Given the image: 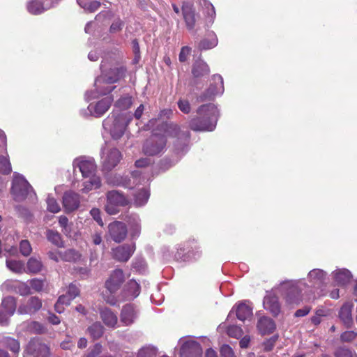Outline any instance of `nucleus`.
Returning a JSON list of instances; mask_svg holds the SVG:
<instances>
[{
    "label": "nucleus",
    "instance_id": "11",
    "mask_svg": "<svg viewBox=\"0 0 357 357\" xmlns=\"http://www.w3.org/2000/svg\"><path fill=\"white\" fill-rule=\"evenodd\" d=\"M25 352L33 357H50V349L39 338H32L27 344Z\"/></svg>",
    "mask_w": 357,
    "mask_h": 357
},
{
    "label": "nucleus",
    "instance_id": "9",
    "mask_svg": "<svg viewBox=\"0 0 357 357\" xmlns=\"http://www.w3.org/2000/svg\"><path fill=\"white\" fill-rule=\"evenodd\" d=\"M128 204V200L117 191H110L107 195V203L105 211L110 215L116 214L119 212V206Z\"/></svg>",
    "mask_w": 357,
    "mask_h": 357
},
{
    "label": "nucleus",
    "instance_id": "1",
    "mask_svg": "<svg viewBox=\"0 0 357 357\" xmlns=\"http://www.w3.org/2000/svg\"><path fill=\"white\" fill-rule=\"evenodd\" d=\"M159 132H155L143 146L145 154L154 155L162 153L166 145L167 137H178L185 140L189 138V132L181 134L178 126L174 123H162L159 125Z\"/></svg>",
    "mask_w": 357,
    "mask_h": 357
},
{
    "label": "nucleus",
    "instance_id": "17",
    "mask_svg": "<svg viewBox=\"0 0 357 357\" xmlns=\"http://www.w3.org/2000/svg\"><path fill=\"white\" fill-rule=\"evenodd\" d=\"M109 231L111 238L117 243L122 241L127 235V228L125 224L121 222L109 224Z\"/></svg>",
    "mask_w": 357,
    "mask_h": 357
},
{
    "label": "nucleus",
    "instance_id": "26",
    "mask_svg": "<svg viewBox=\"0 0 357 357\" xmlns=\"http://www.w3.org/2000/svg\"><path fill=\"white\" fill-rule=\"evenodd\" d=\"M47 0H32L27 3L28 11L33 15H38L42 13L45 10L51 8V5L48 3Z\"/></svg>",
    "mask_w": 357,
    "mask_h": 357
},
{
    "label": "nucleus",
    "instance_id": "32",
    "mask_svg": "<svg viewBox=\"0 0 357 357\" xmlns=\"http://www.w3.org/2000/svg\"><path fill=\"white\" fill-rule=\"evenodd\" d=\"M43 265L40 259L36 257H31L26 264V273H38L41 271Z\"/></svg>",
    "mask_w": 357,
    "mask_h": 357
},
{
    "label": "nucleus",
    "instance_id": "52",
    "mask_svg": "<svg viewBox=\"0 0 357 357\" xmlns=\"http://www.w3.org/2000/svg\"><path fill=\"white\" fill-rule=\"evenodd\" d=\"M357 337V333L354 331H347L342 333L340 339L342 342H350Z\"/></svg>",
    "mask_w": 357,
    "mask_h": 357
},
{
    "label": "nucleus",
    "instance_id": "53",
    "mask_svg": "<svg viewBox=\"0 0 357 357\" xmlns=\"http://www.w3.org/2000/svg\"><path fill=\"white\" fill-rule=\"evenodd\" d=\"M178 107L179 109L185 114H188L190 112V105L187 100H179Z\"/></svg>",
    "mask_w": 357,
    "mask_h": 357
},
{
    "label": "nucleus",
    "instance_id": "12",
    "mask_svg": "<svg viewBox=\"0 0 357 357\" xmlns=\"http://www.w3.org/2000/svg\"><path fill=\"white\" fill-rule=\"evenodd\" d=\"M45 332L44 326L36 321L28 320L22 322L17 327L18 335L26 334H41Z\"/></svg>",
    "mask_w": 357,
    "mask_h": 357
},
{
    "label": "nucleus",
    "instance_id": "48",
    "mask_svg": "<svg viewBox=\"0 0 357 357\" xmlns=\"http://www.w3.org/2000/svg\"><path fill=\"white\" fill-rule=\"evenodd\" d=\"M227 333L231 337L239 338L243 335V330L237 326H229L227 328Z\"/></svg>",
    "mask_w": 357,
    "mask_h": 357
},
{
    "label": "nucleus",
    "instance_id": "58",
    "mask_svg": "<svg viewBox=\"0 0 357 357\" xmlns=\"http://www.w3.org/2000/svg\"><path fill=\"white\" fill-rule=\"evenodd\" d=\"M222 357H235L232 349L227 344L223 345L220 349Z\"/></svg>",
    "mask_w": 357,
    "mask_h": 357
},
{
    "label": "nucleus",
    "instance_id": "49",
    "mask_svg": "<svg viewBox=\"0 0 357 357\" xmlns=\"http://www.w3.org/2000/svg\"><path fill=\"white\" fill-rule=\"evenodd\" d=\"M59 224L62 227V231L66 236L70 235L71 231L70 225L68 224V219L64 216L61 215L59 218Z\"/></svg>",
    "mask_w": 357,
    "mask_h": 357
},
{
    "label": "nucleus",
    "instance_id": "27",
    "mask_svg": "<svg viewBox=\"0 0 357 357\" xmlns=\"http://www.w3.org/2000/svg\"><path fill=\"white\" fill-rule=\"evenodd\" d=\"M257 328L262 335L269 334L275 330V324L271 318L262 317L258 321Z\"/></svg>",
    "mask_w": 357,
    "mask_h": 357
},
{
    "label": "nucleus",
    "instance_id": "43",
    "mask_svg": "<svg viewBox=\"0 0 357 357\" xmlns=\"http://www.w3.org/2000/svg\"><path fill=\"white\" fill-rule=\"evenodd\" d=\"M132 231V235L138 236L140 231V220L137 215H133L130 218L128 222Z\"/></svg>",
    "mask_w": 357,
    "mask_h": 357
},
{
    "label": "nucleus",
    "instance_id": "42",
    "mask_svg": "<svg viewBox=\"0 0 357 357\" xmlns=\"http://www.w3.org/2000/svg\"><path fill=\"white\" fill-rule=\"evenodd\" d=\"M11 165L8 155L0 156V173L8 174L11 172Z\"/></svg>",
    "mask_w": 357,
    "mask_h": 357
},
{
    "label": "nucleus",
    "instance_id": "23",
    "mask_svg": "<svg viewBox=\"0 0 357 357\" xmlns=\"http://www.w3.org/2000/svg\"><path fill=\"white\" fill-rule=\"evenodd\" d=\"M137 312L130 304L123 307L121 312V321L126 326L131 325L137 318Z\"/></svg>",
    "mask_w": 357,
    "mask_h": 357
},
{
    "label": "nucleus",
    "instance_id": "55",
    "mask_svg": "<svg viewBox=\"0 0 357 357\" xmlns=\"http://www.w3.org/2000/svg\"><path fill=\"white\" fill-rule=\"evenodd\" d=\"M31 287L36 291H40L44 287V282L38 279H33L30 280Z\"/></svg>",
    "mask_w": 357,
    "mask_h": 357
},
{
    "label": "nucleus",
    "instance_id": "6",
    "mask_svg": "<svg viewBox=\"0 0 357 357\" xmlns=\"http://www.w3.org/2000/svg\"><path fill=\"white\" fill-rule=\"evenodd\" d=\"M130 120L127 121L126 116L123 114L116 115L112 113L102 122L103 128L109 131L112 137L114 139H120L124 134L127 123Z\"/></svg>",
    "mask_w": 357,
    "mask_h": 357
},
{
    "label": "nucleus",
    "instance_id": "24",
    "mask_svg": "<svg viewBox=\"0 0 357 357\" xmlns=\"http://www.w3.org/2000/svg\"><path fill=\"white\" fill-rule=\"evenodd\" d=\"M264 308L269 310L274 315H278L280 310L278 298L273 292L267 294L264 299Z\"/></svg>",
    "mask_w": 357,
    "mask_h": 357
},
{
    "label": "nucleus",
    "instance_id": "45",
    "mask_svg": "<svg viewBox=\"0 0 357 357\" xmlns=\"http://www.w3.org/2000/svg\"><path fill=\"white\" fill-rule=\"evenodd\" d=\"M155 356L156 349L153 347H144L137 354V357H155Z\"/></svg>",
    "mask_w": 357,
    "mask_h": 357
},
{
    "label": "nucleus",
    "instance_id": "16",
    "mask_svg": "<svg viewBox=\"0 0 357 357\" xmlns=\"http://www.w3.org/2000/svg\"><path fill=\"white\" fill-rule=\"evenodd\" d=\"M41 307V300L36 296H32L19 306L17 312L20 314H33Z\"/></svg>",
    "mask_w": 357,
    "mask_h": 357
},
{
    "label": "nucleus",
    "instance_id": "44",
    "mask_svg": "<svg viewBox=\"0 0 357 357\" xmlns=\"http://www.w3.org/2000/svg\"><path fill=\"white\" fill-rule=\"evenodd\" d=\"M132 105V98L130 96H125L121 97L115 103V107L121 109H126Z\"/></svg>",
    "mask_w": 357,
    "mask_h": 357
},
{
    "label": "nucleus",
    "instance_id": "10",
    "mask_svg": "<svg viewBox=\"0 0 357 357\" xmlns=\"http://www.w3.org/2000/svg\"><path fill=\"white\" fill-rule=\"evenodd\" d=\"M179 343L181 357H202V349L199 344L191 338H182Z\"/></svg>",
    "mask_w": 357,
    "mask_h": 357
},
{
    "label": "nucleus",
    "instance_id": "34",
    "mask_svg": "<svg viewBox=\"0 0 357 357\" xmlns=\"http://www.w3.org/2000/svg\"><path fill=\"white\" fill-rule=\"evenodd\" d=\"M1 306L8 315L13 316L16 309V301L15 298L12 296L6 297L2 301Z\"/></svg>",
    "mask_w": 357,
    "mask_h": 357
},
{
    "label": "nucleus",
    "instance_id": "28",
    "mask_svg": "<svg viewBox=\"0 0 357 357\" xmlns=\"http://www.w3.org/2000/svg\"><path fill=\"white\" fill-rule=\"evenodd\" d=\"M335 282L339 285H345L351 278V274L347 269H337L333 272Z\"/></svg>",
    "mask_w": 357,
    "mask_h": 357
},
{
    "label": "nucleus",
    "instance_id": "8",
    "mask_svg": "<svg viewBox=\"0 0 357 357\" xmlns=\"http://www.w3.org/2000/svg\"><path fill=\"white\" fill-rule=\"evenodd\" d=\"M31 190V186L22 175L14 174L11 191L15 199L21 201L25 199Z\"/></svg>",
    "mask_w": 357,
    "mask_h": 357
},
{
    "label": "nucleus",
    "instance_id": "38",
    "mask_svg": "<svg viewBox=\"0 0 357 357\" xmlns=\"http://www.w3.org/2000/svg\"><path fill=\"white\" fill-rule=\"evenodd\" d=\"M81 255L74 249H68L61 254V260L74 262L79 260Z\"/></svg>",
    "mask_w": 357,
    "mask_h": 357
},
{
    "label": "nucleus",
    "instance_id": "20",
    "mask_svg": "<svg viewBox=\"0 0 357 357\" xmlns=\"http://www.w3.org/2000/svg\"><path fill=\"white\" fill-rule=\"evenodd\" d=\"M135 249L134 244H125L113 250L114 257L120 261H128Z\"/></svg>",
    "mask_w": 357,
    "mask_h": 357
},
{
    "label": "nucleus",
    "instance_id": "7",
    "mask_svg": "<svg viewBox=\"0 0 357 357\" xmlns=\"http://www.w3.org/2000/svg\"><path fill=\"white\" fill-rule=\"evenodd\" d=\"M122 159L121 153L114 147L106 144L101 151V164L105 171H110L114 168Z\"/></svg>",
    "mask_w": 357,
    "mask_h": 357
},
{
    "label": "nucleus",
    "instance_id": "21",
    "mask_svg": "<svg viewBox=\"0 0 357 357\" xmlns=\"http://www.w3.org/2000/svg\"><path fill=\"white\" fill-rule=\"evenodd\" d=\"M100 317L103 324L108 328H115L118 324V317L108 307H103L100 310Z\"/></svg>",
    "mask_w": 357,
    "mask_h": 357
},
{
    "label": "nucleus",
    "instance_id": "35",
    "mask_svg": "<svg viewBox=\"0 0 357 357\" xmlns=\"http://www.w3.org/2000/svg\"><path fill=\"white\" fill-rule=\"evenodd\" d=\"M6 266L10 271L17 274H22L26 271L24 263L20 260L7 259Z\"/></svg>",
    "mask_w": 357,
    "mask_h": 357
},
{
    "label": "nucleus",
    "instance_id": "25",
    "mask_svg": "<svg viewBox=\"0 0 357 357\" xmlns=\"http://www.w3.org/2000/svg\"><path fill=\"white\" fill-rule=\"evenodd\" d=\"M182 11L187 28L192 30L195 25V14L193 6L187 2L183 3Z\"/></svg>",
    "mask_w": 357,
    "mask_h": 357
},
{
    "label": "nucleus",
    "instance_id": "63",
    "mask_svg": "<svg viewBox=\"0 0 357 357\" xmlns=\"http://www.w3.org/2000/svg\"><path fill=\"white\" fill-rule=\"evenodd\" d=\"M141 172L139 171L133 172L131 174V178L133 180V183H136V185L141 183L142 181H144V176L141 177Z\"/></svg>",
    "mask_w": 357,
    "mask_h": 357
},
{
    "label": "nucleus",
    "instance_id": "22",
    "mask_svg": "<svg viewBox=\"0 0 357 357\" xmlns=\"http://www.w3.org/2000/svg\"><path fill=\"white\" fill-rule=\"evenodd\" d=\"M326 273L321 269H313L309 272L307 278L310 283V286L315 288L319 289L326 280Z\"/></svg>",
    "mask_w": 357,
    "mask_h": 357
},
{
    "label": "nucleus",
    "instance_id": "14",
    "mask_svg": "<svg viewBox=\"0 0 357 357\" xmlns=\"http://www.w3.org/2000/svg\"><path fill=\"white\" fill-rule=\"evenodd\" d=\"M113 102V98L110 96L105 97L96 103H91L88 106V109L91 115L95 117H100L110 107Z\"/></svg>",
    "mask_w": 357,
    "mask_h": 357
},
{
    "label": "nucleus",
    "instance_id": "50",
    "mask_svg": "<svg viewBox=\"0 0 357 357\" xmlns=\"http://www.w3.org/2000/svg\"><path fill=\"white\" fill-rule=\"evenodd\" d=\"M18 280H8L4 282L1 286V289L4 291H14L15 292L16 286Z\"/></svg>",
    "mask_w": 357,
    "mask_h": 357
},
{
    "label": "nucleus",
    "instance_id": "54",
    "mask_svg": "<svg viewBox=\"0 0 357 357\" xmlns=\"http://www.w3.org/2000/svg\"><path fill=\"white\" fill-rule=\"evenodd\" d=\"M336 357H357L351 351L346 348H340L335 353Z\"/></svg>",
    "mask_w": 357,
    "mask_h": 357
},
{
    "label": "nucleus",
    "instance_id": "15",
    "mask_svg": "<svg viewBox=\"0 0 357 357\" xmlns=\"http://www.w3.org/2000/svg\"><path fill=\"white\" fill-rule=\"evenodd\" d=\"M125 277L122 270L116 269L105 282L106 289L111 293H115L124 282Z\"/></svg>",
    "mask_w": 357,
    "mask_h": 357
},
{
    "label": "nucleus",
    "instance_id": "40",
    "mask_svg": "<svg viewBox=\"0 0 357 357\" xmlns=\"http://www.w3.org/2000/svg\"><path fill=\"white\" fill-rule=\"evenodd\" d=\"M149 198V192L147 190L143 189L135 195V204L137 206L144 205Z\"/></svg>",
    "mask_w": 357,
    "mask_h": 357
},
{
    "label": "nucleus",
    "instance_id": "51",
    "mask_svg": "<svg viewBox=\"0 0 357 357\" xmlns=\"http://www.w3.org/2000/svg\"><path fill=\"white\" fill-rule=\"evenodd\" d=\"M15 293L22 296L27 295L30 294V287L26 283L17 281Z\"/></svg>",
    "mask_w": 357,
    "mask_h": 357
},
{
    "label": "nucleus",
    "instance_id": "33",
    "mask_svg": "<svg viewBox=\"0 0 357 357\" xmlns=\"http://www.w3.org/2000/svg\"><path fill=\"white\" fill-rule=\"evenodd\" d=\"M209 73V67L203 61H196L192 68V74L195 77H199L207 75Z\"/></svg>",
    "mask_w": 357,
    "mask_h": 357
},
{
    "label": "nucleus",
    "instance_id": "60",
    "mask_svg": "<svg viewBox=\"0 0 357 357\" xmlns=\"http://www.w3.org/2000/svg\"><path fill=\"white\" fill-rule=\"evenodd\" d=\"M190 52L191 49L189 47H183L179 54V61L181 62L185 61L187 60L188 56L190 55Z\"/></svg>",
    "mask_w": 357,
    "mask_h": 357
},
{
    "label": "nucleus",
    "instance_id": "29",
    "mask_svg": "<svg viewBox=\"0 0 357 357\" xmlns=\"http://www.w3.org/2000/svg\"><path fill=\"white\" fill-rule=\"evenodd\" d=\"M352 307V304L347 302L342 305L340 310V318L347 326H351L353 322L351 317Z\"/></svg>",
    "mask_w": 357,
    "mask_h": 357
},
{
    "label": "nucleus",
    "instance_id": "41",
    "mask_svg": "<svg viewBox=\"0 0 357 357\" xmlns=\"http://www.w3.org/2000/svg\"><path fill=\"white\" fill-rule=\"evenodd\" d=\"M210 39H204L199 43V47L201 50H209L215 47L218 44V39L214 34L210 36Z\"/></svg>",
    "mask_w": 357,
    "mask_h": 357
},
{
    "label": "nucleus",
    "instance_id": "56",
    "mask_svg": "<svg viewBox=\"0 0 357 357\" xmlns=\"http://www.w3.org/2000/svg\"><path fill=\"white\" fill-rule=\"evenodd\" d=\"M102 352V345L96 344L86 354L88 357H97Z\"/></svg>",
    "mask_w": 357,
    "mask_h": 357
},
{
    "label": "nucleus",
    "instance_id": "61",
    "mask_svg": "<svg viewBox=\"0 0 357 357\" xmlns=\"http://www.w3.org/2000/svg\"><path fill=\"white\" fill-rule=\"evenodd\" d=\"M277 340L278 336L275 335L271 337L270 339L267 340L266 342H264V350L266 351H271L273 348Z\"/></svg>",
    "mask_w": 357,
    "mask_h": 357
},
{
    "label": "nucleus",
    "instance_id": "59",
    "mask_svg": "<svg viewBox=\"0 0 357 357\" xmlns=\"http://www.w3.org/2000/svg\"><path fill=\"white\" fill-rule=\"evenodd\" d=\"M67 294L72 298L74 299L79 294V288L73 284H71L68 287Z\"/></svg>",
    "mask_w": 357,
    "mask_h": 357
},
{
    "label": "nucleus",
    "instance_id": "2",
    "mask_svg": "<svg viewBox=\"0 0 357 357\" xmlns=\"http://www.w3.org/2000/svg\"><path fill=\"white\" fill-rule=\"evenodd\" d=\"M74 170L77 169L82 173L83 179L81 184H78L77 188H80V191L86 193L91 190L98 189L101 185V181L96 175L97 167L93 158L79 157L73 162Z\"/></svg>",
    "mask_w": 357,
    "mask_h": 357
},
{
    "label": "nucleus",
    "instance_id": "64",
    "mask_svg": "<svg viewBox=\"0 0 357 357\" xmlns=\"http://www.w3.org/2000/svg\"><path fill=\"white\" fill-rule=\"evenodd\" d=\"M151 162V160L148 158H141L135 162V166L137 167H145L150 165Z\"/></svg>",
    "mask_w": 357,
    "mask_h": 357
},
{
    "label": "nucleus",
    "instance_id": "4",
    "mask_svg": "<svg viewBox=\"0 0 357 357\" xmlns=\"http://www.w3.org/2000/svg\"><path fill=\"white\" fill-rule=\"evenodd\" d=\"M126 72L123 67L114 68L105 75L98 77L95 82V86L98 91L100 95H105L112 91L115 86H111L112 84L120 80Z\"/></svg>",
    "mask_w": 357,
    "mask_h": 357
},
{
    "label": "nucleus",
    "instance_id": "37",
    "mask_svg": "<svg viewBox=\"0 0 357 357\" xmlns=\"http://www.w3.org/2000/svg\"><path fill=\"white\" fill-rule=\"evenodd\" d=\"M78 4L86 11L93 13L100 6V3L97 1L92 0H77Z\"/></svg>",
    "mask_w": 357,
    "mask_h": 357
},
{
    "label": "nucleus",
    "instance_id": "62",
    "mask_svg": "<svg viewBox=\"0 0 357 357\" xmlns=\"http://www.w3.org/2000/svg\"><path fill=\"white\" fill-rule=\"evenodd\" d=\"M123 25V22L120 20H118L112 24L110 26V31L112 33H116L122 29Z\"/></svg>",
    "mask_w": 357,
    "mask_h": 357
},
{
    "label": "nucleus",
    "instance_id": "3",
    "mask_svg": "<svg viewBox=\"0 0 357 357\" xmlns=\"http://www.w3.org/2000/svg\"><path fill=\"white\" fill-rule=\"evenodd\" d=\"M197 118L192 119L190 123L192 130L212 131L215 129L219 112L213 104L202 105L197 109Z\"/></svg>",
    "mask_w": 357,
    "mask_h": 357
},
{
    "label": "nucleus",
    "instance_id": "39",
    "mask_svg": "<svg viewBox=\"0 0 357 357\" xmlns=\"http://www.w3.org/2000/svg\"><path fill=\"white\" fill-rule=\"evenodd\" d=\"M46 236L48 241L56 246L59 248L63 247V242L61 239L60 234L58 231L49 229L47 231Z\"/></svg>",
    "mask_w": 357,
    "mask_h": 357
},
{
    "label": "nucleus",
    "instance_id": "46",
    "mask_svg": "<svg viewBox=\"0 0 357 357\" xmlns=\"http://www.w3.org/2000/svg\"><path fill=\"white\" fill-rule=\"evenodd\" d=\"M47 210L52 213H56L60 211V206L56 200L50 196L47 198Z\"/></svg>",
    "mask_w": 357,
    "mask_h": 357
},
{
    "label": "nucleus",
    "instance_id": "18",
    "mask_svg": "<svg viewBox=\"0 0 357 357\" xmlns=\"http://www.w3.org/2000/svg\"><path fill=\"white\" fill-rule=\"evenodd\" d=\"M224 92L223 79L220 75H215L212 77V82L207 91V96L205 98H202V100L205 99H211L215 96L222 95Z\"/></svg>",
    "mask_w": 357,
    "mask_h": 357
},
{
    "label": "nucleus",
    "instance_id": "47",
    "mask_svg": "<svg viewBox=\"0 0 357 357\" xmlns=\"http://www.w3.org/2000/svg\"><path fill=\"white\" fill-rule=\"evenodd\" d=\"M20 253L25 257H27L31 254L32 251V248L29 241L22 240L20 241Z\"/></svg>",
    "mask_w": 357,
    "mask_h": 357
},
{
    "label": "nucleus",
    "instance_id": "31",
    "mask_svg": "<svg viewBox=\"0 0 357 357\" xmlns=\"http://www.w3.org/2000/svg\"><path fill=\"white\" fill-rule=\"evenodd\" d=\"M236 314L239 320L245 321L252 315V309L245 303H241L236 306Z\"/></svg>",
    "mask_w": 357,
    "mask_h": 357
},
{
    "label": "nucleus",
    "instance_id": "19",
    "mask_svg": "<svg viewBox=\"0 0 357 357\" xmlns=\"http://www.w3.org/2000/svg\"><path fill=\"white\" fill-rule=\"evenodd\" d=\"M79 202V195L73 191H68L63 195V205L66 212H71L77 209Z\"/></svg>",
    "mask_w": 357,
    "mask_h": 357
},
{
    "label": "nucleus",
    "instance_id": "36",
    "mask_svg": "<svg viewBox=\"0 0 357 357\" xmlns=\"http://www.w3.org/2000/svg\"><path fill=\"white\" fill-rule=\"evenodd\" d=\"M87 332L93 340H97L103 335L104 327L100 322H95L88 327Z\"/></svg>",
    "mask_w": 357,
    "mask_h": 357
},
{
    "label": "nucleus",
    "instance_id": "30",
    "mask_svg": "<svg viewBox=\"0 0 357 357\" xmlns=\"http://www.w3.org/2000/svg\"><path fill=\"white\" fill-rule=\"evenodd\" d=\"M126 297L128 299H133L136 298L140 292L139 284L135 280H130L124 287Z\"/></svg>",
    "mask_w": 357,
    "mask_h": 357
},
{
    "label": "nucleus",
    "instance_id": "13",
    "mask_svg": "<svg viewBox=\"0 0 357 357\" xmlns=\"http://www.w3.org/2000/svg\"><path fill=\"white\" fill-rule=\"evenodd\" d=\"M5 349H0V357H17L20 349L18 340L6 337L3 340Z\"/></svg>",
    "mask_w": 357,
    "mask_h": 357
},
{
    "label": "nucleus",
    "instance_id": "57",
    "mask_svg": "<svg viewBox=\"0 0 357 357\" xmlns=\"http://www.w3.org/2000/svg\"><path fill=\"white\" fill-rule=\"evenodd\" d=\"M90 214L100 226H103V221L100 217V212L98 208H93L90 211Z\"/></svg>",
    "mask_w": 357,
    "mask_h": 357
},
{
    "label": "nucleus",
    "instance_id": "5",
    "mask_svg": "<svg viewBox=\"0 0 357 357\" xmlns=\"http://www.w3.org/2000/svg\"><path fill=\"white\" fill-rule=\"evenodd\" d=\"M305 287L302 280L285 281L275 291H283L284 298L288 304L297 305L303 299L301 291Z\"/></svg>",
    "mask_w": 357,
    "mask_h": 357
}]
</instances>
